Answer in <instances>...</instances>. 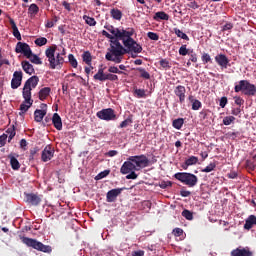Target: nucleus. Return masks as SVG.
Here are the masks:
<instances>
[{"mask_svg": "<svg viewBox=\"0 0 256 256\" xmlns=\"http://www.w3.org/2000/svg\"><path fill=\"white\" fill-rule=\"evenodd\" d=\"M109 52L106 53L105 59L107 61H113V63H121L123 61V55H127V50L121 45L119 39L111 40Z\"/></svg>", "mask_w": 256, "mask_h": 256, "instance_id": "nucleus-1", "label": "nucleus"}, {"mask_svg": "<svg viewBox=\"0 0 256 256\" xmlns=\"http://www.w3.org/2000/svg\"><path fill=\"white\" fill-rule=\"evenodd\" d=\"M55 51H57V45H52L45 50V55L49 62V67L51 69H61L63 63H65V48H63L62 53H57L55 56Z\"/></svg>", "mask_w": 256, "mask_h": 256, "instance_id": "nucleus-2", "label": "nucleus"}, {"mask_svg": "<svg viewBox=\"0 0 256 256\" xmlns=\"http://www.w3.org/2000/svg\"><path fill=\"white\" fill-rule=\"evenodd\" d=\"M135 35V28H127V32L123 35L122 41L124 45V49L126 53H141L143 51V47L141 44L137 43L132 36Z\"/></svg>", "mask_w": 256, "mask_h": 256, "instance_id": "nucleus-3", "label": "nucleus"}, {"mask_svg": "<svg viewBox=\"0 0 256 256\" xmlns=\"http://www.w3.org/2000/svg\"><path fill=\"white\" fill-rule=\"evenodd\" d=\"M235 93H243L247 97H255L256 95V86L249 82V80H240L234 86Z\"/></svg>", "mask_w": 256, "mask_h": 256, "instance_id": "nucleus-4", "label": "nucleus"}, {"mask_svg": "<svg viewBox=\"0 0 256 256\" xmlns=\"http://www.w3.org/2000/svg\"><path fill=\"white\" fill-rule=\"evenodd\" d=\"M174 178L177 179V181H180V183H183V185H187V187H195L197 183H199V178L189 172H177L174 174Z\"/></svg>", "mask_w": 256, "mask_h": 256, "instance_id": "nucleus-5", "label": "nucleus"}, {"mask_svg": "<svg viewBox=\"0 0 256 256\" xmlns=\"http://www.w3.org/2000/svg\"><path fill=\"white\" fill-rule=\"evenodd\" d=\"M21 241L24 243V245H27V247H32V249H36V251H41L42 253H51V251H53L51 246L45 245L36 239L21 237Z\"/></svg>", "mask_w": 256, "mask_h": 256, "instance_id": "nucleus-6", "label": "nucleus"}, {"mask_svg": "<svg viewBox=\"0 0 256 256\" xmlns=\"http://www.w3.org/2000/svg\"><path fill=\"white\" fill-rule=\"evenodd\" d=\"M38 84H39V77L37 76H32L25 82L23 87V92H22L25 103H29V101H33V99H31V91H33V89H35V87H37Z\"/></svg>", "mask_w": 256, "mask_h": 256, "instance_id": "nucleus-7", "label": "nucleus"}, {"mask_svg": "<svg viewBox=\"0 0 256 256\" xmlns=\"http://www.w3.org/2000/svg\"><path fill=\"white\" fill-rule=\"evenodd\" d=\"M129 161H132L136 171H141V169H145V167H149V164H150L149 158H147V156H145L144 154L130 156Z\"/></svg>", "mask_w": 256, "mask_h": 256, "instance_id": "nucleus-8", "label": "nucleus"}, {"mask_svg": "<svg viewBox=\"0 0 256 256\" xmlns=\"http://www.w3.org/2000/svg\"><path fill=\"white\" fill-rule=\"evenodd\" d=\"M96 117L101 119L102 121H116L117 114H115V110L112 108H106L98 111L96 113Z\"/></svg>", "mask_w": 256, "mask_h": 256, "instance_id": "nucleus-9", "label": "nucleus"}, {"mask_svg": "<svg viewBox=\"0 0 256 256\" xmlns=\"http://www.w3.org/2000/svg\"><path fill=\"white\" fill-rule=\"evenodd\" d=\"M15 53H22V55H24V57H26L27 59H31V57L33 56V51L31 50V47L25 42H18L16 44Z\"/></svg>", "mask_w": 256, "mask_h": 256, "instance_id": "nucleus-10", "label": "nucleus"}, {"mask_svg": "<svg viewBox=\"0 0 256 256\" xmlns=\"http://www.w3.org/2000/svg\"><path fill=\"white\" fill-rule=\"evenodd\" d=\"M24 201L29 205H33L37 207V205L41 204L43 201V195L35 194V193H26L24 196Z\"/></svg>", "mask_w": 256, "mask_h": 256, "instance_id": "nucleus-11", "label": "nucleus"}, {"mask_svg": "<svg viewBox=\"0 0 256 256\" xmlns=\"http://www.w3.org/2000/svg\"><path fill=\"white\" fill-rule=\"evenodd\" d=\"M104 28H106V30L114 36V39H119V41H121V39H123V36L127 33V28L119 29L115 28L113 25H107L104 26Z\"/></svg>", "mask_w": 256, "mask_h": 256, "instance_id": "nucleus-12", "label": "nucleus"}, {"mask_svg": "<svg viewBox=\"0 0 256 256\" xmlns=\"http://www.w3.org/2000/svg\"><path fill=\"white\" fill-rule=\"evenodd\" d=\"M40 107H41L40 110L36 109L34 111V121H36V123H41L45 115H47V104L42 103Z\"/></svg>", "mask_w": 256, "mask_h": 256, "instance_id": "nucleus-13", "label": "nucleus"}, {"mask_svg": "<svg viewBox=\"0 0 256 256\" xmlns=\"http://www.w3.org/2000/svg\"><path fill=\"white\" fill-rule=\"evenodd\" d=\"M132 171H137V169L135 168V164L133 163V161L129 160L128 158L127 161L122 164L120 168V173H122V175H129V173H131Z\"/></svg>", "mask_w": 256, "mask_h": 256, "instance_id": "nucleus-14", "label": "nucleus"}, {"mask_svg": "<svg viewBox=\"0 0 256 256\" xmlns=\"http://www.w3.org/2000/svg\"><path fill=\"white\" fill-rule=\"evenodd\" d=\"M215 62L221 69H227V67H231V64H229V58L225 54H218L215 56Z\"/></svg>", "mask_w": 256, "mask_h": 256, "instance_id": "nucleus-15", "label": "nucleus"}, {"mask_svg": "<svg viewBox=\"0 0 256 256\" xmlns=\"http://www.w3.org/2000/svg\"><path fill=\"white\" fill-rule=\"evenodd\" d=\"M23 81V72L15 71L13 73V78L11 80V88L12 89H19L21 87V82Z\"/></svg>", "mask_w": 256, "mask_h": 256, "instance_id": "nucleus-16", "label": "nucleus"}, {"mask_svg": "<svg viewBox=\"0 0 256 256\" xmlns=\"http://www.w3.org/2000/svg\"><path fill=\"white\" fill-rule=\"evenodd\" d=\"M53 155H55V150H53L51 145H47L42 151L41 159L44 163H47V161H51Z\"/></svg>", "mask_w": 256, "mask_h": 256, "instance_id": "nucleus-17", "label": "nucleus"}, {"mask_svg": "<svg viewBox=\"0 0 256 256\" xmlns=\"http://www.w3.org/2000/svg\"><path fill=\"white\" fill-rule=\"evenodd\" d=\"M185 93H187V89L183 85H178L174 89V94L179 98L181 104L185 103Z\"/></svg>", "mask_w": 256, "mask_h": 256, "instance_id": "nucleus-18", "label": "nucleus"}, {"mask_svg": "<svg viewBox=\"0 0 256 256\" xmlns=\"http://www.w3.org/2000/svg\"><path fill=\"white\" fill-rule=\"evenodd\" d=\"M231 256H253V253L249 248H236L231 251Z\"/></svg>", "mask_w": 256, "mask_h": 256, "instance_id": "nucleus-19", "label": "nucleus"}, {"mask_svg": "<svg viewBox=\"0 0 256 256\" xmlns=\"http://www.w3.org/2000/svg\"><path fill=\"white\" fill-rule=\"evenodd\" d=\"M52 124L57 131H61L63 129V121L61 120V116L57 113H54L52 116Z\"/></svg>", "mask_w": 256, "mask_h": 256, "instance_id": "nucleus-20", "label": "nucleus"}, {"mask_svg": "<svg viewBox=\"0 0 256 256\" xmlns=\"http://www.w3.org/2000/svg\"><path fill=\"white\" fill-rule=\"evenodd\" d=\"M22 69L28 75H33V73H35V68H33V65L27 60L22 61Z\"/></svg>", "mask_w": 256, "mask_h": 256, "instance_id": "nucleus-21", "label": "nucleus"}, {"mask_svg": "<svg viewBox=\"0 0 256 256\" xmlns=\"http://www.w3.org/2000/svg\"><path fill=\"white\" fill-rule=\"evenodd\" d=\"M253 225H256V216L255 215H250L246 219V222L244 224V229H247V231H249V229H253Z\"/></svg>", "mask_w": 256, "mask_h": 256, "instance_id": "nucleus-22", "label": "nucleus"}, {"mask_svg": "<svg viewBox=\"0 0 256 256\" xmlns=\"http://www.w3.org/2000/svg\"><path fill=\"white\" fill-rule=\"evenodd\" d=\"M50 94H51V89L49 87H44L39 91L38 97L40 101H45V99H47Z\"/></svg>", "mask_w": 256, "mask_h": 256, "instance_id": "nucleus-23", "label": "nucleus"}, {"mask_svg": "<svg viewBox=\"0 0 256 256\" xmlns=\"http://www.w3.org/2000/svg\"><path fill=\"white\" fill-rule=\"evenodd\" d=\"M110 15H111L112 19H115L116 21H121V19L123 18V12H121V10H119L117 8L111 9Z\"/></svg>", "mask_w": 256, "mask_h": 256, "instance_id": "nucleus-24", "label": "nucleus"}, {"mask_svg": "<svg viewBox=\"0 0 256 256\" xmlns=\"http://www.w3.org/2000/svg\"><path fill=\"white\" fill-rule=\"evenodd\" d=\"M154 21H169V16L167 13H165L164 11H160V12H156L154 17H153Z\"/></svg>", "mask_w": 256, "mask_h": 256, "instance_id": "nucleus-25", "label": "nucleus"}, {"mask_svg": "<svg viewBox=\"0 0 256 256\" xmlns=\"http://www.w3.org/2000/svg\"><path fill=\"white\" fill-rule=\"evenodd\" d=\"M107 74H105V68H103V66H101L99 69H98V72L94 75V80L95 81H101L103 82V80L105 79V76Z\"/></svg>", "mask_w": 256, "mask_h": 256, "instance_id": "nucleus-26", "label": "nucleus"}, {"mask_svg": "<svg viewBox=\"0 0 256 256\" xmlns=\"http://www.w3.org/2000/svg\"><path fill=\"white\" fill-rule=\"evenodd\" d=\"M9 159L13 171H19V169H21V164L19 163V160H17L15 156H9Z\"/></svg>", "mask_w": 256, "mask_h": 256, "instance_id": "nucleus-27", "label": "nucleus"}, {"mask_svg": "<svg viewBox=\"0 0 256 256\" xmlns=\"http://www.w3.org/2000/svg\"><path fill=\"white\" fill-rule=\"evenodd\" d=\"M82 59H83L84 63H86V65H89V67H91V62L93 61V57L91 56V52L85 51L82 54Z\"/></svg>", "mask_w": 256, "mask_h": 256, "instance_id": "nucleus-28", "label": "nucleus"}, {"mask_svg": "<svg viewBox=\"0 0 256 256\" xmlns=\"http://www.w3.org/2000/svg\"><path fill=\"white\" fill-rule=\"evenodd\" d=\"M136 71H139L140 77L142 79H146V80L151 79V74H149V72H147V70H145V68L138 67V68H136Z\"/></svg>", "mask_w": 256, "mask_h": 256, "instance_id": "nucleus-29", "label": "nucleus"}, {"mask_svg": "<svg viewBox=\"0 0 256 256\" xmlns=\"http://www.w3.org/2000/svg\"><path fill=\"white\" fill-rule=\"evenodd\" d=\"M32 105H33V101L25 102L24 100L23 103L20 105V111H22V113H27V111L31 109Z\"/></svg>", "mask_w": 256, "mask_h": 256, "instance_id": "nucleus-30", "label": "nucleus"}, {"mask_svg": "<svg viewBox=\"0 0 256 256\" xmlns=\"http://www.w3.org/2000/svg\"><path fill=\"white\" fill-rule=\"evenodd\" d=\"M83 19L85 20L86 25H89V27H95V25H97V21L91 16L84 15Z\"/></svg>", "mask_w": 256, "mask_h": 256, "instance_id": "nucleus-31", "label": "nucleus"}, {"mask_svg": "<svg viewBox=\"0 0 256 256\" xmlns=\"http://www.w3.org/2000/svg\"><path fill=\"white\" fill-rule=\"evenodd\" d=\"M185 123V120L183 118H177L175 120H173L172 122V126L174 127V129H181V127H183Z\"/></svg>", "mask_w": 256, "mask_h": 256, "instance_id": "nucleus-32", "label": "nucleus"}, {"mask_svg": "<svg viewBox=\"0 0 256 256\" xmlns=\"http://www.w3.org/2000/svg\"><path fill=\"white\" fill-rule=\"evenodd\" d=\"M174 33L180 39H184V41H189V36L185 34V32L181 31L179 28H174Z\"/></svg>", "mask_w": 256, "mask_h": 256, "instance_id": "nucleus-33", "label": "nucleus"}, {"mask_svg": "<svg viewBox=\"0 0 256 256\" xmlns=\"http://www.w3.org/2000/svg\"><path fill=\"white\" fill-rule=\"evenodd\" d=\"M131 123H133V115L128 116L127 119L122 121L120 123L119 127H120V129H125V127H129V125H131Z\"/></svg>", "mask_w": 256, "mask_h": 256, "instance_id": "nucleus-34", "label": "nucleus"}, {"mask_svg": "<svg viewBox=\"0 0 256 256\" xmlns=\"http://www.w3.org/2000/svg\"><path fill=\"white\" fill-rule=\"evenodd\" d=\"M201 60L203 65H207V63H213V59H211V55L209 53L204 52L201 56Z\"/></svg>", "mask_w": 256, "mask_h": 256, "instance_id": "nucleus-35", "label": "nucleus"}, {"mask_svg": "<svg viewBox=\"0 0 256 256\" xmlns=\"http://www.w3.org/2000/svg\"><path fill=\"white\" fill-rule=\"evenodd\" d=\"M117 197H119V193H107L106 201L108 203H114V201H117Z\"/></svg>", "mask_w": 256, "mask_h": 256, "instance_id": "nucleus-36", "label": "nucleus"}, {"mask_svg": "<svg viewBox=\"0 0 256 256\" xmlns=\"http://www.w3.org/2000/svg\"><path fill=\"white\" fill-rule=\"evenodd\" d=\"M134 95H136V97L138 99H145L147 97V94L145 93V89H135L134 90Z\"/></svg>", "mask_w": 256, "mask_h": 256, "instance_id": "nucleus-37", "label": "nucleus"}, {"mask_svg": "<svg viewBox=\"0 0 256 256\" xmlns=\"http://www.w3.org/2000/svg\"><path fill=\"white\" fill-rule=\"evenodd\" d=\"M217 167V162H211L208 166H206L202 173H211V171H215V168Z\"/></svg>", "mask_w": 256, "mask_h": 256, "instance_id": "nucleus-38", "label": "nucleus"}, {"mask_svg": "<svg viewBox=\"0 0 256 256\" xmlns=\"http://www.w3.org/2000/svg\"><path fill=\"white\" fill-rule=\"evenodd\" d=\"M6 133L9 134L8 141L11 143V140L17 135V132H15V125H12L10 128L7 129Z\"/></svg>", "mask_w": 256, "mask_h": 256, "instance_id": "nucleus-39", "label": "nucleus"}, {"mask_svg": "<svg viewBox=\"0 0 256 256\" xmlns=\"http://www.w3.org/2000/svg\"><path fill=\"white\" fill-rule=\"evenodd\" d=\"M29 15H37L39 13V6L37 4H31L28 8Z\"/></svg>", "mask_w": 256, "mask_h": 256, "instance_id": "nucleus-40", "label": "nucleus"}, {"mask_svg": "<svg viewBox=\"0 0 256 256\" xmlns=\"http://www.w3.org/2000/svg\"><path fill=\"white\" fill-rule=\"evenodd\" d=\"M31 63H34V65H43V61H41V58L37 56L36 54H32L30 58Z\"/></svg>", "mask_w": 256, "mask_h": 256, "instance_id": "nucleus-41", "label": "nucleus"}, {"mask_svg": "<svg viewBox=\"0 0 256 256\" xmlns=\"http://www.w3.org/2000/svg\"><path fill=\"white\" fill-rule=\"evenodd\" d=\"M103 81H119V76L116 74L108 73L104 76Z\"/></svg>", "mask_w": 256, "mask_h": 256, "instance_id": "nucleus-42", "label": "nucleus"}, {"mask_svg": "<svg viewBox=\"0 0 256 256\" xmlns=\"http://www.w3.org/2000/svg\"><path fill=\"white\" fill-rule=\"evenodd\" d=\"M35 45H37L38 47H43V45H47V38L45 37H40V38H37L35 41H34Z\"/></svg>", "mask_w": 256, "mask_h": 256, "instance_id": "nucleus-43", "label": "nucleus"}, {"mask_svg": "<svg viewBox=\"0 0 256 256\" xmlns=\"http://www.w3.org/2000/svg\"><path fill=\"white\" fill-rule=\"evenodd\" d=\"M199 162V158H197V156H190L187 160L186 163L187 165H197V163Z\"/></svg>", "mask_w": 256, "mask_h": 256, "instance_id": "nucleus-44", "label": "nucleus"}, {"mask_svg": "<svg viewBox=\"0 0 256 256\" xmlns=\"http://www.w3.org/2000/svg\"><path fill=\"white\" fill-rule=\"evenodd\" d=\"M68 59H69V63L70 65L74 68V69H77V59H75V56L73 54H69L68 55Z\"/></svg>", "mask_w": 256, "mask_h": 256, "instance_id": "nucleus-45", "label": "nucleus"}, {"mask_svg": "<svg viewBox=\"0 0 256 256\" xmlns=\"http://www.w3.org/2000/svg\"><path fill=\"white\" fill-rule=\"evenodd\" d=\"M231 123H235L234 116H226L223 118V125H231Z\"/></svg>", "mask_w": 256, "mask_h": 256, "instance_id": "nucleus-46", "label": "nucleus"}, {"mask_svg": "<svg viewBox=\"0 0 256 256\" xmlns=\"http://www.w3.org/2000/svg\"><path fill=\"white\" fill-rule=\"evenodd\" d=\"M182 217H184L188 221H193V213L189 210H184L182 212Z\"/></svg>", "mask_w": 256, "mask_h": 256, "instance_id": "nucleus-47", "label": "nucleus"}, {"mask_svg": "<svg viewBox=\"0 0 256 256\" xmlns=\"http://www.w3.org/2000/svg\"><path fill=\"white\" fill-rule=\"evenodd\" d=\"M201 107H203V104L198 99H196L194 101V103L192 104V110L193 111H199V109H201Z\"/></svg>", "mask_w": 256, "mask_h": 256, "instance_id": "nucleus-48", "label": "nucleus"}, {"mask_svg": "<svg viewBox=\"0 0 256 256\" xmlns=\"http://www.w3.org/2000/svg\"><path fill=\"white\" fill-rule=\"evenodd\" d=\"M108 72L109 73H116L117 75H123V71L119 70V68H117V66H110L108 68Z\"/></svg>", "mask_w": 256, "mask_h": 256, "instance_id": "nucleus-49", "label": "nucleus"}, {"mask_svg": "<svg viewBox=\"0 0 256 256\" xmlns=\"http://www.w3.org/2000/svg\"><path fill=\"white\" fill-rule=\"evenodd\" d=\"M189 54V50L187 49V45H182L180 48H179V55H182V57H185V55H188Z\"/></svg>", "mask_w": 256, "mask_h": 256, "instance_id": "nucleus-50", "label": "nucleus"}, {"mask_svg": "<svg viewBox=\"0 0 256 256\" xmlns=\"http://www.w3.org/2000/svg\"><path fill=\"white\" fill-rule=\"evenodd\" d=\"M107 175H109V170H104L102 172H100L96 177V181H99L100 179H105V177H107Z\"/></svg>", "mask_w": 256, "mask_h": 256, "instance_id": "nucleus-51", "label": "nucleus"}, {"mask_svg": "<svg viewBox=\"0 0 256 256\" xmlns=\"http://www.w3.org/2000/svg\"><path fill=\"white\" fill-rule=\"evenodd\" d=\"M159 63L163 69H171V65H169V61L167 59H161Z\"/></svg>", "mask_w": 256, "mask_h": 256, "instance_id": "nucleus-52", "label": "nucleus"}, {"mask_svg": "<svg viewBox=\"0 0 256 256\" xmlns=\"http://www.w3.org/2000/svg\"><path fill=\"white\" fill-rule=\"evenodd\" d=\"M147 37L151 39V41H159V34L155 32H148Z\"/></svg>", "mask_w": 256, "mask_h": 256, "instance_id": "nucleus-53", "label": "nucleus"}, {"mask_svg": "<svg viewBox=\"0 0 256 256\" xmlns=\"http://www.w3.org/2000/svg\"><path fill=\"white\" fill-rule=\"evenodd\" d=\"M207 115H209V110L203 109L199 112V117L201 121H205V119H207Z\"/></svg>", "mask_w": 256, "mask_h": 256, "instance_id": "nucleus-54", "label": "nucleus"}, {"mask_svg": "<svg viewBox=\"0 0 256 256\" xmlns=\"http://www.w3.org/2000/svg\"><path fill=\"white\" fill-rule=\"evenodd\" d=\"M172 235H174V237H181V235H183V229L174 228L172 231Z\"/></svg>", "mask_w": 256, "mask_h": 256, "instance_id": "nucleus-55", "label": "nucleus"}, {"mask_svg": "<svg viewBox=\"0 0 256 256\" xmlns=\"http://www.w3.org/2000/svg\"><path fill=\"white\" fill-rule=\"evenodd\" d=\"M13 36L18 40L21 41V32H19V28H13Z\"/></svg>", "mask_w": 256, "mask_h": 256, "instance_id": "nucleus-56", "label": "nucleus"}, {"mask_svg": "<svg viewBox=\"0 0 256 256\" xmlns=\"http://www.w3.org/2000/svg\"><path fill=\"white\" fill-rule=\"evenodd\" d=\"M37 153H39V148L34 147V148L30 149L29 159H35V155H37Z\"/></svg>", "mask_w": 256, "mask_h": 256, "instance_id": "nucleus-57", "label": "nucleus"}, {"mask_svg": "<svg viewBox=\"0 0 256 256\" xmlns=\"http://www.w3.org/2000/svg\"><path fill=\"white\" fill-rule=\"evenodd\" d=\"M6 143H7V134H2L0 136V147H5Z\"/></svg>", "mask_w": 256, "mask_h": 256, "instance_id": "nucleus-58", "label": "nucleus"}, {"mask_svg": "<svg viewBox=\"0 0 256 256\" xmlns=\"http://www.w3.org/2000/svg\"><path fill=\"white\" fill-rule=\"evenodd\" d=\"M138 175L135 173V170H132V172L128 173L126 176V179H137Z\"/></svg>", "mask_w": 256, "mask_h": 256, "instance_id": "nucleus-59", "label": "nucleus"}, {"mask_svg": "<svg viewBox=\"0 0 256 256\" xmlns=\"http://www.w3.org/2000/svg\"><path fill=\"white\" fill-rule=\"evenodd\" d=\"M234 99H235V104L236 105L241 106V105H243V103H245V100H243V98H241L239 96L234 97Z\"/></svg>", "mask_w": 256, "mask_h": 256, "instance_id": "nucleus-60", "label": "nucleus"}, {"mask_svg": "<svg viewBox=\"0 0 256 256\" xmlns=\"http://www.w3.org/2000/svg\"><path fill=\"white\" fill-rule=\"evenodd\" d=\"M220 107L222 108V109H225V106L227 105V97H222L221 99H220Z\"/></svg>", "mask_w": 256, "mask_h": 256, "instance_id": "nucleus-61", "label": "nucleus"}, {"mask_svg": "<svg viewBox=\"0 0 256 256\" xmlns=\"http://www.w3.org/2000/svg\"><path fill=\"white\" fill-rule=\"evenodd\" d=\"M132 256H145V251L143 250L133 251Z\"/></svg>", "mask_w": 256, "mask_h": 256, "instance_id": "nucleus-62", "label": "nucleus"}, {"mask_svg": "<svg viewBox=\"0 0 256 256\" xmlns=\"http://www.w3.org/2000/svg\"><path fill=\"white\" fill-rule=\"evenodd\" d=\"M228 177L229 179H237V177H239V174L235 171H231L230 173H228Z\"/></svg>", "mask_w": 256, "mask_h": 256, "instance_id": "nucleus-63", "label": "nucleus"}, {"mask_svg": "<svg viewBox=\"0 0 256 256\" xmlns=\"http://www.w3.org/2000/svg\"><path fill=\"white\" fill-rule=\"evenodd\" d=\"M188 7H190V9H199V4H197L195 1H192L188 4Z\"/></svg>", "mask_w": 256, "mask_h": 256, "instance_id": "nucleus-64", "label": "nucleus"}]
</instances>
